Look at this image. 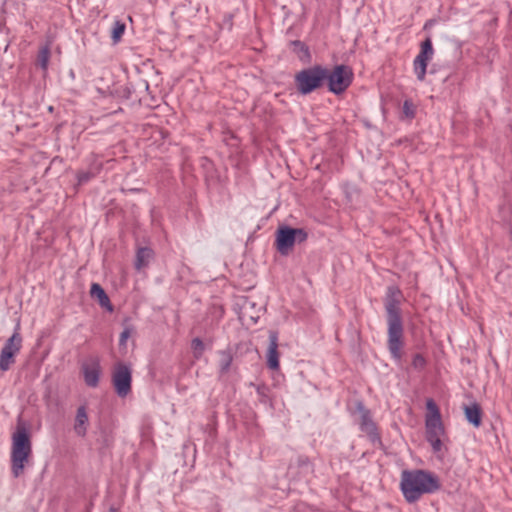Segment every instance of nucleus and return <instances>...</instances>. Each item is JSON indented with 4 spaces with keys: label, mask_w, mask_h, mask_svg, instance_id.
<instances>
[{
    "label": "nucleus",
    "mask_w": 512,
    "mask_h": 512,
    "mask_svg": "<svg viewBox=\"0 0 512 512\" xmlns=\"http://www.w3.org/2000/svg\"><path fill=\"white\" fill-rule=\"evenodd\" d=\"M400 486L408 502H415L423 494L432 493L438 489L437 480L422 470L403 471Z\"/></svg>",
    "instance_id": "nucleus-1"
},
{
    "label": "nucleus",
    "mask_w": 512,
    "mask_h": 512,
    "mask_svg": "<svg viewBox=\"0 0 512 512\" xmlns=\"http://www.w3.org/2000/svg\"><path fill=\"white\" fill-rule=\"evenodd\" d=\"M31 451V441L27 430L24 427H18L12 436L11 447L12 472L15 477L22 474Z\"/></svg>",
    "instance_id": "nucleus-2"
},
{
    "label": "nucleus",
    "mask_w": 512,
    "mask_h": 512,
    "mask_svg": "<svg viewBox=\"0 0 512 512\" xmlns=\"http://www.w3.org/2000/svg\"><path fill=\"white\" fill-rule=\"evenodd\" d=\"M427 414L425 418L426 437L433 450L438 452L442 448L441 438L444 435V427L440 411L436 403L429 399L426 402Z\"/></svg>",
    "instance_id": "nucleus-3"
},
{
    "label": "nucleus",
    "mask_w": 512,
    "mask_h": 512,
    "mask_svg": "<svg viewBox=\"0 0 512 512\" xmlns=\"http://www.w3.org/2000/svg\"><path fill=\"white\" fill-rule=\"evenodd\" d=\"M327 76V68L321 65L303 69L295 75V84L299 93L307 95L320 88Z\"/></svg>",
    "instance_id": "nucleus-4"
},
{
    "label": "nucleus",
    "mask_w": 512,
    "mask_h": 512,
    "mask_svg": "<svg viewBox=\"0 0 512 512\" xmlns=\"http://www.w3.org/2000/svg\"><path fill=\"white\" fill-rule=\"evenodd\" d=\"M307 232L301 228L280 227L276 232L275 246L282 255H287L295 242H304Z\"/></svg>",
    "instance_id": "nucleus-5"
},
{
    "label": "nucleus",
    "mask_w": 512,
    "mask_h": 512,
    "mask_svg": "<svg viewBox=\"0 0 512 512\" xmlns=\"http://www.w3.org/2000/svg\"><path fill=\"white\" fill-rule=\"evenodd\" d=\"M352 69L345 65H337L333 70L327 69L326 80L329 90L334 94L344 92L352 83Z\"/></svg>",
    "instance_id": "nucleus-6"
},
{
    "label": "nucleus",
    "mask_w": 512,
    "mask_h": 512,
    "mask_svg": "<svg viewBox=\"0 0 512 512\" xmlns=\"http://www.w3.org/2000/svg\"><path fill=\"white\" fill-rule=\"evenodd\" d=\"M22 347V336L19 333V324L12 336L5 342L0 352V370L7 371L15 363V357Z\"/></svg>",
    "instance_id": "nucleus-7"
},
{
    "label": "nucleus",
    "mask_w": 512,
    "mask_h": 512,
    "mask_svg": "<svg viewBox=\"0 0 512 512\" xmlns=\"http://www.w3.org/2000/svg\"><path fill=\"white\" fill-rule=\"evenodd\" d=\"M388 323V349L392 357L399 360L402 356L403 326L401 318L387 319Z\"/></svg>",
    "instance_id": "nucleus-8"
},
{
    "label": "nucleus",
    "mask_w": 512,
    "mask_h": 512,
    "mask_svg": "<svg viewBox=\"0 0 512 512\" xmlns=\"http://www.w3.org/2000/svg\"><path fill=\"white\" fill-rule=\"evenodd\" d=\"M433 55L434 49L432 46V41L428 37L421 43L420 52L413 61L414 72L418 80L423 81L425 79L426 69L428 63L432 60Z\"/></svg>",
    "instance_id": "nucleus-9"
},
{
    "label": "nucleus",
    "mask_w": 512,
    "mask_h": 512,
    "mask_svg": "<svg viewBox=\"0 0 512 512\" xmlns=\"http://www.w3.org/2000/svg\"><path fill=\"white\" fill-rule=\"evenodd\" d=\"M131 371L125 364H117L114 368L112 381L116 393L120 397L127 396L131 391Z\"/></svg>",
    "instance_id": "nucleus-10"
},
{
    "label": "nucleus",
    "mask_w": 512,
    "mask_h": 512,
    "mask_svg": "<svg viewBox=\"0 0 512 512\" xmlns=\"http://www.w3.org/2000/svg\"><path fill=\"white\" fill-rule=\"evenodd\" d=\"M84 382L89 387H96L99 383L101 365L98 357H89L81 365Z\"/></svg>",
    "instance_id": "nucleus-11"
},
{
    "label": "nucleus",
    "mask_w": 512,
    "mask_h": 512,
    "mask_svg": "<svg viewBox=\"0 0 512 512\" xmlns=\"http://www.w3.org/2000/svg\"><path fill=\"white\" fill-rule=\"evenodd\" d=\"M401 298L402 293L399 288L395 286L388 287L385 299L387 319L401 318L399 309Z\"/></svg>",
    "instance_id": "nucleus-12"
},
{
    "label": "nucleus",
    "mask_w": 512,
    "mask_h": 512,
    "mask_svg": "<svg viewBox=\"0 0 512 512\" xmlns=\"http://www.w3.org/2000/svg\"><path fill=\"white\" fill-rule=\"evenodd\" d=\"M270 343L267 351V365L272 370L279 369L278 337L276 333H270Z\"/></svg>",
    "instance_id": "nucleus-13"
},
{
    "label": "nucleus",
    "mask_w": 512,
    "mask_h": 512,
    "mask_svg": "<svg viewBox=\"0 0 512 512\" xmlns=\"http://www.w3.org/2000/svg\"><path fill=\"white\" fill-rule=\"evenodd\" d=\"M90 295L92 298L98 301L101 307L107 309L110 312L113 310L109 297L98 283H93L91 285Z\"/></svg>",
    "instance_id": "nucleus-14"
},
{
    "label": "nucleus",
    "mask_w": 512,
    "mask_h": 512,
    "mask_svg": "<svg viewBox=\"0 0 512 512\" xmlns=\"http://www.w3.org/2000/svg\"><path fill=\"white\" fill-rule=\"evenodd\" d=\"M87 424H88V414L86 408L81 406L77 409V414L75 418L74 430L77 435L85 436L87 432Z\"/></svg>",
    "instance_id": "nucleus-15"
},
{
    "label": "nucleus",
    "mask_w": 512,
    "mask_h": 512,
    "mask_svg": "<svg viewBox=\"0 0 512 512\" xmlns=\"http://www.w3.org/2000/svg\"><path fill=\"white\" fill-rule=\"evenodd\" d=\"M358 410L360 413V428L363 432L372 435L376 431L375 423L371 419L370 412L363 406L359 405Z\"/></svg>",
    "instance_id": "nucleus-16"
},
{
    "label": "nucleus",
    "mask_w": 512,
    "mask_h": 512,
    "mask_svg": "<svg viewBox=\"0 0 512 512\" xmlns=\"http://www.w3.org/2000/svg\"><path fill=\"white\" fill-rule=\"evenodd\" d=\"M154 256V252L147 247L140 248L136 254L135 267L137 270H141L145 268L149 262L152 260Z\"/></svg>",
    "instance_id": "nucleus-17"
},
{
    "label": "nucleus",
    "mask_w": 512,
    "mask_h": 512,
    "mask_svg": "<svg viewBox=\"0 0 512 512\" xmlns=\"http://www.w3.org/2000/svg\"><path fill=\"white\" fill-rule=\"evenodd\" d=\"M466 419L473 424L475 427H479L481 424V409L478 404H472L465 407Z\"/></svg>",
    "instance_id": "nucleus-18"
},
{
    "label": "nucleus",
    "mask_w": 512,
    "mask_h": 512,
    "mask_svg": "<svg viewBox=\"0 0 512 512\" xmlns=\"http://www.w3.org/2000/svg\"><path fill=\"white\" fill-rule=\"evenodd\" d=\"M50 59V47L49 45H45L40 48L37 56V64L44 70L45 72L48 69Z\"/></svg>",
    "instance_id": "nucleus-19"
},
{
    "label": "nucleus",
    "mask_w": 512,
    "mask_h": 512,
    "mask_svg": "<svg viewBox=\"0 0 512 512\" xmlns=\"http://www.w3.org/2000/svg\"><path fill=\"white\" fill-rule=\"evenodd\" d=\"M125 30H126L125 23H123L121 21H115L112 31H111V38H112L113 43L116 44L121 40Z\"/></svg>",
    "instance_id": "nucleus-20"
},
{
    "label": "nucleus",
    "mask_w": 512,
    "mask_h": 512,
    "mask_svg": "<svg viewBox=\"0 0 512 512\" xmlns=\"http://www.w3.org/2000/svg\"><path fill=\"white\" fill-rule=\"evenodd\" d=\"M219 355H220V359H219L220 370H221V372H227L232 363V356L227 351H221L219 353Z\"/></svg>",
    "instance_id": "nucleus-21"
},
{
    "label": "nucleus",
    "mask_w": 512,
    "mask_h": 512,
    "mask_svg": "<svg viewBox=\"0 0 512 512\" xmlns=\"http://www.w3.org/2000/svg\"><path fill=\"white\" fill-rule=\"evenodd\" d=\"M191 348H192L194 357L197 359L203 355V352L205 350L204 343L200 338H194L192 340Z\"/></svg>",
    "instance_id": "nucleus-22"
},
{
    "label": "nucleus",
    "mask_w": 512,
    "mask_h": 512,
    "mask_svg": "<svg viewBox=\"0 0 512 512\" xmlns=\"http://www.w3.org/2000/svg\"><path fill=\"white\" fill-rule=\"evenodd\" d=\"M402 113L404 117L412 119L416 113V106L411 100H405L402 107Z\"/></svg>",
    "instance_id": "nucleus-23"
},
{
    "label": "nucleus",
    "mask_w": 512,
    "mask_h": 512,
    "mask_svg": "<svg viewBox=\"0 0 512 512\" xmlns=\"http://www.w3.org/2000/svg\"><path fill=\"white\" fill-rule=\"evenodd\" d=\"M293 45L299 49L298 54H299L300 60L308 61L310 58L308 48L301 42H294Z\"/></svg>",
    "instance_id": "nucleus-24"
},
{
    "label": "nucleus",
    "mask_w": 512,
    "mask_h": 512,
    "mask_svg": "<svg viewBox=\"0 0 512 512\" xmlns=\"http://www.w3.org/2000/svg\"><path fill=\"white\" fill-rule=\"evenodd\" d=\"M93 176H94V173H92L90 171L78 172V174H77L78 185H82V184L88 182Z\"/></svg>",
    "instance_id": "nucleus-25"
},
{
    "label": "nucleus",
    "mask_w": 512,
    "mask_h": 512,
    "mask_svg": "<svg viewBox=\"0 0 512 512\" xmlns=\"http://www.w3.org/2000/svg\"><path fill=\"white\" fill-rule=\"evenodd\" d=\"M412 364L415 368H422L425 365V359L422 355L417 354L414 356Z\"/></svg>",
    "instance_id": "nucleus-26"
},
{
    "label": "nucleus",
    "mask_w": 512,
    "mask_h": 512,
    "mask_svg": "<svg viewBox=\"0 0 512 512\" xmlns=\"http://www.w3.org/2000/svg\"><path fill=\"white\" fill-rule=\"evenodd\" d=\"M129 337H130V331H129V329H125L120 335V339H119L120 345H125V343Z\"/></svg>",
    "instance_id": "nucleus-27"
}]
</instances>
